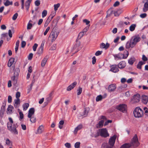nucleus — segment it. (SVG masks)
Segmentation results:
<instances>
[{
	"label": "nucleus",
	"instance_id": "nucleus-1",
	"mask_svg": "<svg viewBox=\"0 0 148 148\" xmlns=\"http://www.w3.org/2000/svg\"><path fill=\"white\" fill-rule=\"evenodd\" d=\"M140 40V38L138 35L134 36L130 41L127 42L125 45L126 48L128 49L130 48L134 47Z\"/></svg>",
	"mask_w": 148,
	"mask_h": 148
},
{
	"label": "nucleus",
	"instance_id": "nucleus-2",
	"mask_svg": "<svg viewBox=\"0 0 148 148\" xmlns=\"http://www.w3.org/2000/svg\"><path fill=\"white\" fill-rule=\"evenodd\" d=\"M139 144L137 135L135 134L132 138L130 143L124 144L121 146L120 148H129L131 146L136 147L138 146Z\"/></svg>",
	"mask_w": 148,
	"mask_h": 148
},
{
	"label": "nucleus",
	"instance_id": "nucleus-3",
	"mask_svg": "<svg viewBox=\"0 0 148 148\" xmlns=\"http://www.w3.org/2000/svg\"><path fill=\"white\" fill-rule=\"evenodd\" d=\"M18 125L17 123H14L13 124V126L12 125L10 124L9 123H8L7 124V127L8 130L12 134L17 135L18 132L16 128L18 127Z\"/></svg>",
	"mask_w": 148,
	"mask_h": 148
},
{
	"label": "nucleus",
	"instance_id": "nucleus-4",
	"mask_svg": "<svg viewBox=\"0 0 148 148\" xmlns=\"http://www.w3.org/2000/svg\"><path fill=\"white\" fill-rule=\"evenodd\" d=\"M59 34V32L55 29L53 28L49 35V38L53 42L56 40Z\"/></svg>",
	"mask_w": 148,
	"mask_h": 148
},
{
	"label": "nucleus",
	"instance_id": "nucleus-5",
	"mask_svg": "<svg viewBox=\"0 0 148 148\" xmlns=\"http://www.w3.org/2000/svg\"><path fill=\"white\" fill-rule=\"evenodd\" d=\"M134 116L137 118L142 117L143 114V111L139 107L136 108L133 112Z\"/></svg>",
	"mask_w": 148,
	"mask_h": 148
},
{
	"label": "nucleus",
	"instance_id": "nucleus-6",
	"mask_svg": "<svg viewBox=\"0 0 148 148\" xmlns=\"http://www.w3.org/2000/svg\"><path fill=\"white\" fill-rule=\"evenodd\" d=\"M124 53H126V55L125 56L124 54H123L122 53H120L117 54H116L113 55V56L114 57V59L115 60H121L122 59H126L127 57L128 56L129 53L127 51H126L125 52L124 51Z\"/></svg>",
	"mask_w": 148,
	"mask_h": 148
},
{
	"label": "nucleus",
	"instance_id": "nucleus-7",
	"mask_svg": "<svg viewBox=\"0 0 148 148\" xmlns=\"http://www.w3.org/2000/svg\"><path fill=\"white\" fill-rule=\"evenodd\" d=\"M100 135L103 137H107L109 136V134L106 128H102L99 130Z\"/></svg>",
	"mask_w": 148,
	"mask_h": 148
},
{
	"label": "nucleus",
	"instance_id": "nucleus-8",
	"mask_svg": "<svg viewBox=\"0 0 148 148\" xmlns=\"http://www.w3.org/2000/svg\"><path fill=\"white\" fill-rule=\"evenodd\" d=\"M116 135H114L113 136L111 137L109 140V145L108 148H112L114 145L116 139Z\"/></svg>",
	"mask_w": 148,
	"mask_h": 148
},
{
	"label": "nucleus",
	"instance_id": "nucleus-9",
	"mask_svg": "<svg viewBox=\"0 0 148 148\" xmlns=\"http://www.w3.org/2000/svg\"><path fill=\"white\" fill-rule=\"evenodd\" d=\"M127 106L125 104H123L119 105L116 107V109L120 111L125 112H126Z\"/></svg>",
	"mask_w": 148,
	"mask_h": 148
},
{
	"label": "nucleus",
	"instance_id": "nucleus-10",
	"mask_svg": "<svg viewBox=\"0 0 148 148\" xmlns=\"http://www.w3.org/2000/svg\"><path fill=\"white\" fill-rule=\"evenodd\" d=\"M110 67L111 69L110 71L113 73H116L119 71L118 66L116 64L112 65L110 66Z\"/></svg>",
	"mask_w": 148,
	"mask_h": 148
},
{
	"label": "nucleus",
	"instance_id": "nucleus-11",
	"mask_svg": "<svg viewBox=\"0 0 148 148\" xmlns=\"http://www.w3.org/2000/svg\"><path fill=\"white\" fill-rule=\"evenodd\" d=\"M19 72V69L17 68H16L15 71V72L14 73V76L11 77V79L12 81H14V84H16L17 82V80L15 79V75H16L18 74V72Z\"/></svg>",
	"mask_w": 148,
	"mask_h": 148
},
{
	"label": "nucleus",
	"instance_id": "nucleus-12",
	"mask_svg": "<svg viewBox=\"0 0 148 148\" xmlns=\"http://www.w3.org/2000/svg\"><path fill=\"white\" fill-rule=\"evenodd\" d=\"M140 99V96L139 94H137L133 96L132 101L135 103L138 102Z\"/></svg>",
	"mask_w": 148,
	"mask_h": 148
},
{
	"label": "nucleus",
	"instance_id": "nucleus-13",
	"mask_svg": "<svg viewBox=\"0 0 148 148\" xmlns=\"http://www.w3.org/2000/svg\"><path fill=\"white\" fill-rule=\"evenodd\" d=\"M116 88V86L115 84H111L110 85L108 88L109 92H112L114 91Z\"/></svg>",
	"mask_w": 148,
	"mask_h": 148
},
{
	"label": "nucleus",
	"instance_id": "nucleus-14",
	"mask_svg": "<svg viewBox=\"0 0 148 148\" xmlns=\"http://www.w3.org/2000/svg\"><path fill=\"white\" fill-rule=\"evenodd\" d=\"M141 101L143 103L146 104L148 102V96L145 95H143L142 96Z\"/></svg>",
	"mask_w": 148,
	"mask_h": 148
},
{
	"label": "nucleus",
	"instance_id": "nucleus-15",
	"mask_svg": "<svg viewBox=\"0 0 148 148\" xmlns=\"http://www.w3.org/2000/svg\"><path fill=\"white\" fill-rule=\"evenodd\" d=\"M77 82H74L73 83L71 84L67 88V90L68 91H70L73 89L75 86L77 85Z\"/></svg>",
	"mask_w": 148,
	"mask_h": 148
},
{
	"label": "nucleus",
	"instance_id": "nucleus-16",
	"mask_svg": "<svg viewBox=\"0 0 148 148\" xmlns=\"http://www.w3.org/2000/svg\"><path fill=\"white\" fill-rule=\"evenodd\" d=\"M35 112L34 109V108H32L29 109L28 111V113L27 116L28 118H30L34 114Z\"/></svg>",
	"mask_w": 148,
	"mask_h": 148
},
{
	"label": "nucleus",
	"instance_id": "nucleus-17",
	"mask_svg": "<svg viewBox=\"0 0 148 148\" xmlns=\"http://www.w3.org/2000/svg\"><path fill=\"white\" fill-rule=\"evenodd\" d=\"M117 66L119 69H122L125 66L126 63L125 61H122L120 62Z\"/></svg>",
	"mask_w": 148,
	"mask_h": 148
},
{
	"label": "nucleus",
	"instance_id": "nucleus-18",
	"mask_svg": "<svg viewBox=\"0 0 148 148\" xmlns=\"http://www.w3.org/2000/svg\"><path fill=\"white\" fill-rule=\"evenodd\" d=\"M32 0H27L25 2V6L27 10H28L30 6V3Z\"/></svg>",
	"mask_w": 148,
	"mask_h": 148
},
{
	"label": "nucleus",
	"instance_id": "nucleus-19",
	"mask_svg": "<svg viewBox=\"0 0 148 148\" xmlns=\"http://www.w3.org/2000/svg\"><path fill=\"white\" fill-rule=\"evenodd\" d=\"M89 110L90 109L89 108H85L83 113L82 114H81V115L82 116H84V117L86 116H87Z\"/></svg>",
	"mask_w": 148,
	"mask_h": 148
},
{
	"label": "nucleus",
	"instance_id": "nucleus-20",
	"mask_svg": "<svg viewBox=\"0 0 148 148\" xmlns=\"http://www.w3.org/2000/svg\"><path fill=\"white\" fill-rule=\"evenodd\" d=\"M82 127V125L81 124H80L78 125L76 127L74 131V134H76L77 133V131L81 130Z\"/></svg>",
	"mask_w": 148,
	"mask_h": 148
},
{
	"label": "nucleus",
	"instance_id": "nucleus-21",
	"mask_svg": "<svg viewBox=\"0 0 148 148\" xmlns=\"http://www.w3.org/2000/svg\"><path fill=\"white\" fill-rule=\"evenodd\" d=\"M104 122L103 120H101L100 121L99 123L96 125V127L97 128H101L103 125Z\"/></svg>",
	"mask_w": 148,
	"mask_h": 148
},
{
	"label": "nucleus",
	"instance_id": "nucleus-22",
	"mask_svg": "<svg viewBox=\"0 0 148 148\" xmlns=\"http://www.w3.org/2000/svg\"><path fill=\"white\" fill-rule=\"evenodd\" d=\"M109 46L110 44L108 43H107L106 44H105L103 43H102L100 45V47L106 49L109 47Z\"/></svg>",
	"mask_w": 148,
	"mask_h": 148
},
{
	"label": "nucleus",
	"instance_id": "nucleus-23",
	"mask_svg": "<svg viewBox=\"0 0 148 148\" xmlns=\"http://www.w3.org/2000/svg\"><path fill=\"white\" fill-rule=\"evenodd\" d=\"M14 60L15 59L13 58H12L9 59L8 64V67H10L11 66L14 62Z\"/></svg>",
	"mask_w": 148,
	"mask_h": 148
},
{
	"label": "nucleus",
	"instance_id": "nucleus-24",
	"mask_svg": "<svg viewBox=\"0 0 148 148\" xmlns=\"http://www.w3.org/2000/svg\"><path fill=\"white\" fill-rule=\"evenodd\" d=\"M143 10L144 12H146L148 10V2L147 1L145 3Z\"/></svg>",
	"mask_w": 148,
	"mask_h": 148
},
{
	"label": "nucleus",
	"instance_id": "nucleus-25",
	"mask_svg": "<svg viewBox=\"0 0 148 148\" xmlns=\"http://www.w3.org/2000/svg\"><path fill=\"white\" fill-rule=\"evenodd\" d=\"M136 60V59L134 57H131L128 60V63L130 65H132Z\"/></svg>",
	"mask_w": 148,
	"mask_h": 148
},
{
	"label": "nucleus",
	"instance_id": "nucleus-26",
	"mask_svg": "<svg viewBox=\"0 0 148 148\" xmlns=\"http://www.w3.org/2000/svg\"><path fill=\"white\" fill-rule=\"evenodd\" d=\"M20 103V100L19 99H15L14 100V106L16 108L18 107V104H19Z\"/></svg>",
	"mask_w": 148,
	"mask_h": 148
},
{
	"label": "nucleus",
	"instance_id": "nucleus-27",
	"mask_svg": "<svg viewBox=\"0 0 148 148\" xmlns=\"http://www.w3.org/2000/svg\"><path fill=\"white\" fill-rule=\"evenodd\" d=\"M5 6H7L9 5H12L13 4V2L12 1H10L9 0H6L5 2L4 3Z\"/></svg>",
	"mask_w": 148,
	"mask_h": 148
},
{
	"label": "nucleus",
	"instance_id": "nucleus-28",
	"mask_svg": "<svg viewBox=\"0 0 148 148\" xmlns=\"http://www.w3.org/2000/svg\"><path fill=\"white\" fill-rule=\"evenodd\" d=\"M5 111V108L1 107V109L0 111V115L1 117H3L4 112Z\"/></svg>",
	"mask_w": 148,
	"mask_h": 148
},
{
	"label": "nucleus",
	"instance_id": "nucleus-29",
	"mask_svg": "<svg viewBox=\"0 0 148 148\" xmlns=\"http://www.w3.org/2000/svg\"><path fill=\"white\" fill-rule=\"evenodd\" d=\"M47 58L45 57L44 58L41 62V66L42 67L44 66L45 65L46 62L47 61Z\"/></svg>",
	"mask_w": 148,
	"mask_h": 148
},
{
	"label": "nucleus",
	"instance_id": "nucleus-30",
	"mask_svg": "<svg viewBox=\"0 0 148 148\" xmlns=\"http://www.w3.org/2000/svg\"><path fill=\"white\" fill-rule=\"evenodd\" d=\"M13 108V107L12 106L9 105L8 106L7 108V111L9 113H10L12 112Z\"/></svg>",
	"mask_w": 148,
	"mask_h": 148
},
{
	"label": "nucleus",
	"instance_id": "nucleus-31",
	"mask_svg": "<svg viewBox=\"0 0 148 148\" xmlns=\"http://www.w3.org/2000/svg\"><path fill=\"white\" fill-rule=\"evenodd\" d=\"M29 106V104L28 103H25L23 104V107L24 111L26 110Z\"/></svg>",
	"mask_w": 148,
	"mask_h": 148
},
{
	"label": "nucleus",
	"instance_id": "nucleus-32",
	"mask_svg": "<svg viewBox=\"0 0 148 148\" xmlns=\"http://www.w3.org/2000/svg\"><path fill=\"white\" fill-rule=\"evenodd\" d=\"M144 63L142 61H140L139 62L137 66V68L139 69H141L142 65H143Z\"/></svg>",
	"mask_w": 148,
	"mask_h": 148
},
{
	"label": "nucleus",
	"instance_id": "nucleus-33",
	"mask_svg": "<svg viewBox=\"0 0 148 148\" xmlns=\"http://www.w3.org/2000/svg\"><path fill=\"white\" fill-rule=\"evenodd\" d=\"M43 126L41 125L40 126L38 129V132L39 133H41L43 131Z\"/></svg>",
	"mask_w": 148,
	"mask_h": 148
},
{
	"label": "nucleus",
	"instance_id": "nucleus-34",
	"mask_svg": "<svg viewBox=\"0 0 148 148\" xmlns=\"http://www.w3.org/2000/svg\"><path fill=\"white\" fill-rule=\"evenodd\" d=\"M136 25L133 24L129 28L130 30L131 31H134L136 27Z\"/></svg>",
	"mask_w": 148,
	"mask_h": 148
},
{
	"label": "nucleus",
	"instance_id": "nucleus-35",
	"mask_svg": "<svg viewBox=\"0 0 148 148\" xmlns=\"http://www.w3.org/2000/svg\"><path fill=\"white\" fill-rule=\"evenodd\" d=\"M30 118V121L32 123H34L36 121V119L35 117L34 116H31Z\"/></svg>",
	"mask_w": 148,
	"mask_h": 148
},
{
	"label": "nucleus",
	"instance_id": "nucleus-36",
	"mask_svg": "<svg viewBox=\"0 0 148 148\" xmlns=\"http://www.w3.org/2000/svg\"><path fill=\"white\" fill-rule=\"evenodd\" d=\"M103 96L101 95H99L96 97V100L97 101H99L101 100L103 98Z\"/></svg>",
	"mask_w": 148,
	"mask_h": 148
},
{
	"label": "nucleus",
	"instance_id": "nucleus-37",
	"mask_svg": "<svg viewBox=\"0 0 148 148\" xmlns=\"http://www.w3.org/2000/svg\"><path fill=\"white\" fill-rule=\"evenodd\" d=\"M84 34V33L83 32H80L78 35L77 39L79 40L83 36Z\"/></svg>",
	"mask_w": 148,
	"mask_h": 148
},
{
	"label": "nucleus",
	"instance_id": "nucleus-38",
	"mask_svg": "<svg viewBox=\"0 0 148 148\" xmlns=\"http://www.w3.org/2000/svg\"><path fill=\"white\" fill-rule=\"evenodd\" d=\"M47 14V11L46 10H44L42 14V18L45 17Z\"/></svg>",
	"mask_w": 148,
	"mask_h": 148
},
{
	"label": "nucleus",
	"instance_id": "nucleus-39",
	"mask_svg": "<svg viewBox=\"0 0 148 148\" xmlns=\"http://www.w3.org/2000/svg\"><path fill=\"white\" fill-rule=\"evenodd\" d=\"M53 18V16H52L50 15L47 19L46 21V23H49L51 21L52 19Z\"/></svg>",
	"mask_w": 148,
	"mask_h": 148
},
{
	"label": "nucleus",
	"instance_id": "nucleus-40",
	"mask_svg": "<svg viewBox=\"0 0 148 148\" xmlns=\"http://www.w3.org/2000/svg\"><path fill=\"white\" fill-rule=\"evenodd\" d=\"M127 86V85L126 84L124 85L123 87L122 86H120L118 88V90L119 91H121L122 88H125Z\"/></svg>",
	"mask_w": 148,
	"mask_h": 148
},
{
	"label": "nucleus",
	"instance_id": "nucleus-41",
	"mask_svg": "<svg viewBox=\"0 0 148 148\" xmlns=\"http://www.w3.org/2000/svg\"><path fill=\"white\" fill-rule=\"evenodd\" d=\"M60 6V4L59 3L55 4L54 5V9L55 11L56 12L57 10H58V8Z\"/></svg>",
	"mask_w": 148,
	"mask_h": 148
},
{
	"label": "nucleus",
	"instance_id": "nucleus-42",
	"mask_svg": "<svg viewBox=\"0 0 148 148\" xmlns=\"http://www.w3.org/2000/svg\"><path fill=\"white\" fill-rule=\"evenodd\" d=\"M80 143L79 142H77L75 144L74 146L75 148H79L80 147Z\"/></svg>",
	"mask_w": 148,
	"mask_h": 148
},
{
	"label": "nucleus",
	"instance_id": "nucleus-43",
	"mask_svg": "<svg viewBox=\"0 0 148 148\" xmlns=\"http://www.w3.org/2000/svg\"><path fill=\"white\" fill-rule=\"evenodd\" d=\"M6 144L10 146L12 145V142L8 139H6Z\"/></svg>",
	"mask_w": 148,
	"mask_h": 148
},
{
	"label": "nucleus",
	"instance_id": "nucleus-44",
	"mask_svg": "<svg viewBox=\"0 0 148 148\" xmlns=\"http://www.w3.org/2000/svg\"><path fill=\"white\" fill-rule=\"evenodd\" d=\"M82 91V88L81 87H79L78 89L77 90V95H79L81 93Z\"/></svg>",
	"mask_w": 148,
	"mask_h": 148
},
{
	"label": "nucleus",
	"instance_id": "nucleus-45",
	"mask_svg": "<svg viewBox=\"0 0 148 148\" xmlns=\"http://www.w3.org/2000/svg\"><path fill=\"white\" fill-rule=\"evenodd\" d=\"M108 146H109V145L105 143H103L102 145V148H108Z\"/></svg>",
	"mask_w": 148,
	"mask_h": 148
},
{
	"label": "nucleus",
	"instance_id": "nucleus-46",
	"mask_svg": "<svg viewBox=\"0 0 148 148\" xmlns=\"http://www.w3.org/2000/svg\"><path fill=\"white\" fill-rule=\"evenodd\" d=\"M43 49L40 47L38 49L37 53L39 55L42 54L43 52Z\"/></svg>",
	"mask_w": 148,
	"mask_h": 148
},
{
	"label": "nucleus",
	"instance_id": "nucleus-47",
	"mask_svg": "<svg viewBox=\"0 0 148 148\" xmlns=\"http://www.w3.org/2000/svg\"><path fill=\"white\" fill-rule=\"evenodd\" d=\"M143 109L145 111V114L146 115L148 116V108L146 107H145Z\"/></svg>",
	"mask_w": 148,
	"mask_h": 148
},
{
	"label": "nucleus",
	"instance_id": "nucleus-48",
	"mask_svg": "<svg viewBox=\"0 0 148 148\" xmlns=\"http://www.w3.org/2000/svg\"><path fill=\"white\" fill-rule=\"evenodd\" d=\"M18 15V14L17 13H16L15 14H14L12 17V19L13 20H15L17 18V16Z\"/></svg>",
	"mask_w": 148,
	"mask_h": 148
},
{
	"label": "nucleus",
	"instance_id": "nucleus-49",
	"mask_svg": "<svg viewBox=\"0 0 148 148\" xmlns=\"http://www.w3.org/2000/svg\"><path fill=\"white\" fill-rule=\"evenodd\" d=\"M38 47V44L36 43H35L33 46V49L34 51H36V48Z\"/></svg>",
	"mask_w": 148,
	"mask_h": 148
},
{
	"label": "nucleus",
	"instance_id": "nucleus-50",
	"mask_svg": "<svg viewBox=\"0 0 148 148\" xmlns=\"http://www.w3.org/2000/svg\"><path fill=\"white\" fill-rule=\"evenodd\" d=\"M142 59L144 61H146L148 60L147 58L144 55L142 56Z\"/></svg>",
	"mask_w": 148,
	"mask_h": 148
},
{
	"label": "nucleus",
	"instance_id": "nucleus-51",
	"mask_svg": "<svg viewBox=\"0 0 148 148\" xmlns=\"http://www.w3.org/2000/svg\"><path fill=\"white\" fill-rule=\"evenodd\" d=\"M50 29V27H48L46 29L44 33V36H45L47 34L48 32L49 31Z\"/></svg>",
	"mask_w": 148,
	"mask_h": 148
},
{
	"label": "nucleus",
	"instance_id": "nucleus-52",
	"mask_svg": "<svg viewBox=\"0 0 148 148\" xmlns=\"http://www.w3.org/2000/svg\"><path fill=\"white\" fill-rule=\"evenodd\" d=\"M21 8L22 9H23L24 8V0H21Z\"/></svg>",
	"mask_w": 148,
	"mask_h": 148
},
{
	"label": "nucleus",
	"instance_id": "nucleus-53",
	"mask_svg": "<svg viewBox=\"0 0 148 148\" xmlns=\"http://www.w3.org/2000/svg\"><path fill=\"white\" fill-rule=\"evenodd\" d=\"M19 115H20V120L22 119H23L24 116L23 114V113L22 112H19Z\"/></svg>",
	"mask_w": 148,
	"mask_h": 148
},
{
	"label": "nucleus",
	"instance_id": "nucleus-54",
	"mask_svg": "<svg viewBox=\"0 0 148 148\" xmlns=\"http://www.w3.org/2000/svg\"><path fill=\"white\" fill-rule=\"evenodd\" d=\"M35 5L36 6H38L40 4V1L39 0H37L35 2Z\"/></svg>",
	"mask_w": 148,
	"mask_h": 148
},
{
	"label": "nucleus",
	"instance_id": "nucleus-55",
	"mask_svg": "<svg viewBox=\"0 0 148 148\" xmlns=\"http://www.w3.org/2000/svg\"><path fill=\"white\" fill-rule=\"evenodd\" d=\"M20 93L19 92H17L16 95V99H19V98L20 97Z\"/></svg>",
	"mask_w": 148,
	"mask_h": 148
},
{
	"label": "nucleus",
	"instance_id": "nucleus-56",
	"mask_svg": "<svg viewBox=\"0 0 148 148\" xmlns=\"http://www.w3.org/2000/svg\"><path fill=\"white\" fill-rule=\"evenodd\" d=\"M147 14L146 13H144L140 14V16L142 18H144L146 17Z\"/></svg>",
	"mask_w": 148,
	"mask_h": 148
},
{
	"label": "nucleus",
	"instance_id": "nucleus-57",
	"mask_svg": "<svg viewBox=\"0 0 148 148\" xmlns=\"http://www.w3.org/2000/svg\"><path fill=\"white\" fill-rule=\"evenodd\" d=\"M102 52V51H98L96 52V53H95V55L96 56H99L101 54Z\"/></svg>",
	"mask_w": 148,
	"mask_h": 148
},
{
	"label": "nucleus",
	"instance_id": "nucleus-58",
	"mask_svg": "<svg viewBox=\"0 0 148 148\" xmlns=\"http://www.w3.org/2000/svg\"><path fill=\"white\" fill-rule=\"evenodd\" d=\"M32 24L31 23H28V24H27V29H30L32 27Z\"/></svg>",
	"mask_w": 148,
	"mask_h": 148
},
{
	"label": "nucleus",
	"instance_id": "nucleus-59",
	"mask_svg": "<svg viewBox=\"0 0 148 148\" xmlns=\"http://www.w3.org/2000/svg\"><path fill=\"white\" fill-rule=\"evenodd\" d=\"M83 22L86 23V25H88L90 23V21L86 19H85L83 20Z\"/></svg>",
	"mask_w": 148,
	"mask_h": 148
},
{
	"label": "nucleus",
	"instance_id": "nucleus-60",
	"mask_svg": "<svg viewBox=\"0 0 148 148\" xmlns=\"http://www.w3.org/2000/svg\"><path fill=\"white\" fill-rule=\"evenodd\" d=\"M26 43L25 41H23L21 43V46L22 48H24L25 46Z\"/></svg>",
	"mask_w": 148,
	"mask_h": 148
},
{
	"label": "nucleus",
	"instance_id": "nucleus-61",
	"mask_svg": "<svg viewBox=\"0 0 148 148\" xmlns=\"http://www.w3.org/2000/svg\"><path fill=\"white\" fill-rule=\"evenodd\" d=\"M12 101V97L10 96L9 95L8 97V102L10 103Z\"/></svg>",
	"mask_w": 148,
	"mask_h": 148
},
{
	"label": "nucleus",
	"instance_id": "nucleus-62",
	"mask_svg": "<svg viewBox=\"0 0 148 148\" xmlns=\"http://www.w3.org/2000/svg\"><path fill=\"white\" fill-rule=\"evenodd\" d=\"M92 64H94L96 62V58L95 56H93L92 58Z\"/></svg>",
	"mask_w": 148,
	"mask_h": 148
},
{
	"label": "nucleus",
	"instance_id": "nucleus-63",
	"mask_svg": "<svg viewBox=\"0 0 148 148\" xmlns=\"http://www.w3.org/2000/svg\"><path fill=\"white\" fill-rule=\"evenodd\" d=\"M64 145L67 148H70L71 147V144L69 143H67L65 144Z\"/></svg>",
	"mask_w": 148,
	"mask_h": 148
},
{
	"label": "nucleus",
	"instance_id": "nucleus-64",
	"mask_svg": "<svg viewBox=\"0 0 148 148\" xmlns=\"http://www.w3.org/2000/svg\"><path fill=\"white\" fill-rule=\"evenodd\" d=\"M120 4V3L118 1H116L114 4L113 6L114 7H116L118 6Z\"/></svg>",
	"mask_w": 148,
	"mask_h": 148
}]
</instances>
